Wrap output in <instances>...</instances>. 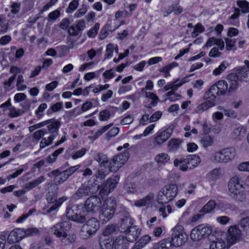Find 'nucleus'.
<instances>
[{"label":"nucleus","mask_w":249,"mask_h":249,"mask_svg":"<svg viewBox=\"0 0 249 249\" xmlns=\"http://www.w3.org/2000/svg\"><path fill=\"white\" fill-rule=\"evenodd\" d=\"M116 202L114 197L106 199L102 205L99 213V220L103 224L107 223L113 217L116 209Z\"/></svg>","instance_id":"obj_1"},{"label":"nucleus","mask_w":249,"mask_h":249,"mask_svg":"<svg viewBox=\"0 0 249 249\" xmlns=\"http://www.w3.org/2000/svg\"><path fill=\"white\" fill-rule=\"evenodd\" d=\"M178 187L175 184H170L163 187L158 193L157 201L160 204L168 203L177 196Z\"/></svg>","instance_id":"obj_2"},{"label":"nucleus","mask_w":249,"mask_h":249,"mask_svg":"<svg viewBox=\"0 0 249 249\" xmlns=\"http://www.w3.org/2000/svg\"><path fill=\"white\" fill-rule=\"evenodd\" d=\"M200 158L197 155H190L185 159H176L174 161L176 167L179 166V169L186 171L188 169H193L200 162Z\"/></svg>","instance_id":"obj_3"},{"label":"nucleus","mask_w":249,"mask_h":249,"mask_svg":"<svg viewBox=\"0 0 249 249\" xmlns=\"http://www.w3.org/2000/svg\"><path fill=\"white\" fill-rule=\"evenodd\" d=\"M88 214L83 207L73 206L67 212L69 219L78 223H84L88 217Z\"/></svg>","instance_id":"obj_4"},{"label":"nucleus","mask_w":249,"mask_h":249,"mask_svg":"<svg viewBox=\"0 0 249 249\" xmlns=\"http://www.w3.org/2000/svg\"><path fill=\"white\" fill-rule=\"evenodd\" d=\"M235 155V150L232 148L223 149L214 154L213 160L219 163H227L233 160Z\"/></svg>","instance_id":"obj_5"},{"label":"nucleus","mask_w":249,"mask_h":249,"mask_svg":"<svg viewBox=\"0 0 249 249\" xmlns=\"http://www.w3.org/2000/svg\"><path fill=\"white\" fill-rule=\"evenodd\" d=\"M128 157L129 152L125 151L123 153L114 157L110 161L107 159V167L112 172H116L127 161Z\"/></svg>","instance_id":"obj_6"},{"label":"nucleus","mask_w":249,"mask_h":249,"mask_svg":"<svg viewBox=\"0 0 249 249\" xmlns=\"http://www.w3.org/2000/svg\"><path fill=\"white\" fill-rule=\"evenodd\" d=\"M95 160L100 164L96 177L97 178L103 179L110 171H111L107 167V157L106 155L98 154Z\"/></svg>","instance_id":"obj_7"},{"label":"nucleus","mask_w":249,"mask_h":249,"mask_svg":"<svg viewBox=\"0 0 249 249\" xmlns=\"http://www.w3.org/2000/svg\"><path fill=\"white\" fill-rule=\"evenodd\" d=\"M102 204V201L100 197L97 196H92L89 197L85 201L84 210L89 213H95L97 212Z\"/></svg>","instance_id":"obj_8"},{"label":"nucleus","mask_w":249,"mask_h":249,"mask_svg":"<svg viewBox=\"0 0 249 249\" xmlns=\"http://www.w3.org/2000/svg\"><path fill=\"white\" fill-rule=\"evenodd\" d=\"M71 227V223L68 221H66L56 224L51 228V230L56 237L66 238L67 236L66 231Z\"/></svg>","instance_id":"obj_9"},{"label":"nucleus","mask_w":249,"mask_h":249,"mask_svg":"<svg viewBox=\"0 0 249 249\" xmlns=\"http://www.w3.org/2000/svg\"><path fill=\"white\" fill-rule=\"evenodd\" d=\"M173 132V127H169L163 131L158 132L153 140V144L155 146L162 145L169 139Z\"/></svg>","instance_id":"obj_10"},{"label":"nucleus","mask_w":249,"mask_h":249,"mask_svg":"<svg viewBox=\"0 0 249 249\" xmlns=\"http://www.w3.org/2000/svg\"><path fill=\"white\" fill-rule=\"evenodd\" d=\"M99 228V224L97 220L92 217L88 220L86 224L83 226V231L86 232L89 236L94 234Z\"/></svg>","instance_id":"obj_11"},{"label":"nucleus","mask_w":249,"mask_h":249,"mask_svg":"<svg viewBox=\"0 0 249 249\" xmlns=\"http://www.w3.org/2000/svg\"><path fill=\"white\" fill-rule=\"evenodd\" d=\"M241 231L236 225L231 226L228 231L227 240L231 245L235 244L240 239Z\"/></svg>","instance_id":"obj_12"},{"label":"nucleus","mask_w":249,"mask_h":249,"mask_svg":"<svg viewBox=\"0 0 249 249\" xmlns=\"http://www.w3.org/2000/svg\"><path fill=\"white\" fill-rule=\"evenodd\" d=\"M240 181V178L237 175H234L230 178L228 183L229 195L242 190L243 186Z\"/></svg>","instance_id":"obj_13"},{"label":"nucleus","mask_w":249,"mask_h":249,"mask_svg":"<svg viewBox=\"0 0 249 249\" xmlns=\"http://www.w3.org/2000/svg\"><path fill=\"white\" fill-rule=\"evenodd\" d=\"M23 229H15L9 233L7 238V242L9 244H13L20 241L25 237Z\"/></svg>","instance_id":"obj_14"},{"label":"nucleus","mask_w":249,"mask_h":249,"mask_svg":"<svg viewBox=\"0 0 249 249\" xmlns=\"http://www.w3.org/2000/svg\"><path fill=\"white\" fill-rule=\"evenodd\" d=\"M188 239V235L185 232L172 234L170 243L172 246L178 247L183 245Z\"/></svg>","instance_id":"obj_15"},{"label":"nucleus","mask_w":249,"mask_h":249,"mask_svg":"<svg viewBox=\"0 0 249 249\" xmlns=\"http://www.w3.org/2000/svg\"><path fill=\"white\" fill-rule=\"evenodd\" d=\"M215 105V98L214 97H209L205 102L197 106L194 111L196 113L200 114L214 106Z\"/></svg>","instance_id":"obj_16"},{"label":"nucleus","mask_w":249,"mask_h":249,"mask_svg":"<svg viewBox=\"0 0 249 249\" xmlns=\"http://www.w3.org/2000/svg\"><path fill=\"white\" fill-rule=\"evenodd\" d=\"M125 233V238L128 242L135 241L141 232V230L137 226L134 225L128 229L124 231Z\"/></svg>","instance_id":"obj_17"},{"label":"nucleus","mask_w":249,"mask_h":249,"mask_svg":"<svg viewBox=\"0 0 249 249\" xmlns=\"http://www.w3.org/2000/svg\"><path fill=\"white\" fill-rule=\"evenodd\" d=\"M216 202L213 200H209L201 209L200 213L202 214H198L194 215L192 218V221H196L198 218H200L204 213H211L216 207Z\"/></svg>","instance_id":"obj_18"},{"label":"nucleus","mask_w":249,"mask_h":249,"mask_svg":"<svg viewBox=\"0 0 249 249\" xmlns=\"http://www.w3.org/2000/svg\"><path fill=\"white\" fill-rule=\"evenodd\" d=\"M112 242L114 249H126L128 244L127 239L123 235L113 237Z\"/></svg>","instance_id":"obj_19"},{"label":"nucleus","mask_w":249,"mask_h":249,"mask_svg":"<svg viewBox=\"0 0 249 249\" xmlns=\"http://www.w3.org/2000/svg\"><path fill=\"white\" fill-rule=\"evenodd\" d=\"M51 173L54 176L53 181L56 185L63 183L69 178L68 175L64 170L60 171V170L56 169L52 171Z\"/></svg>","instance_id":"obj_20"},{"label":"nucleus","mask_w":249,"mask_h":249,"mask_svg":"<svg viewBox=\"0 0 249 249\" xmlns=\"http://www.w3.org/2000/svg\"><path fill=\"white\" fill-rule=\"evenodd\" d=\"M85 28V22L84 20H79L71 25L69 29L68 32L70 35L76 36L79 32L83 30Z\"/></svg>","instance_id":"obj_21"},{"label":"nucleus","mask_w":249,"mask_h":249,"mask_svg":"<svg viewBox=\"0 0 249 249\" xmlns=\"http://www.w3.org/2000/svg\"><path fill=\"white\" fill-rule=\"evenodd\" d=\"M134 220L128 213H125L121 219L120 228L123 231L133 226Z\"/></svg>","instance_id":"obj_22"},{"label":"nucleus","mask_w":249,"mask_h":249,"mask_svg":"<svg viewBox=\"0 0 249 249\" xmlns=\"http://www.w3.org/2000/svg\"><path fill=\"white\" fill-rule=\"evenodd\" d=\"M154 198V194L152 193H149L142 198L136 200L134 202V205L138 207L148 206L152 203Z\"/></svg>","instance_id":"obj_23"},{"label":"nucleus","mask_w":249,"mask_h":249,"mask_svg":"<svg viewBox=\"0 0 249 249\" xmlns=\"http://www.w3.org/2000/svg\"><path fill=\"white\" fill-rule=\"evenodd\" d=\"M93 193L94 191L91 190L89 186L83 184L76 192L74 196L76 198L80 199Z\"/></svg>","instance_id":"obj_24"},{"label":"nucleus","mask_w":249,"mask_h":249,"mask_svg":"<svg viewBox=\"0 0 249 249\" xmlns=\"http://www.w3.org/2000/svg\"><path fill=\"white\" fill-rule=\"evenodd\" d=\"M227 82L229 88V92L233 91L238 86V76L236 74H231L228 76Z\"/></svg>","instance_id":"obj_25"},{"label":"nucleus","mask_w":249,"mask_h":249,"mask_svg":"<svg viewBox=\"0 0 249 249\" xmlns=\"http://www.w3.org/2000/svg\"><path fill=\"white\" fill-rule=\"evenodd\" d=\"M150 240L151 237L149 235H144L136 242L131 249H142Z\"/></svg>","instance_id":"obj_26"},{"label":"nucleus","mask_w":249,"mask_h":249,"mask_svg":"<svg viewBox=\"0 0 249 249\" xmlns=\"http://www.w3.org/2000/svg\"><path fill=\"white\" fill-rule=\"evenodd\" d=\"M142 92L145 94V97L146 98L152 100V102L146 107L148 108H152L157 105L159 101V97L153 92H147L145 90L144 88L142 89Z\"/></svg>","instance_id":"obj_27"},{"label":"nucleus","mask_w":249,"mask_h":249,"mask_svg":"<svg viewBox=\"0 0 249 249\" xmlns=\"http://www.w3.org/2000/svg\"><path fill=\"white\" fill-rule=\"evenodd\" d=\"M45 180L44 176H40L37 178L33 180L24 184L23 189L26 191L31 190L37 187L39 184L43 182Z\"/></svg>","instance_id":"obj_28"},{"label":"nucleus","mask_w":249,"mask_h":249,"mask_svg":"<svg viewBox=\"0 0 249 249\" xmlns=\"http://www.w3.org/2000/svg\"><path fill=\"white\" fill-rule=\"evenodd\" d=\"M182 141L179 139L172 138L168 143V148L171 151H177L180 147Z\"/></svg>","instance_id":"obj_29"},{"label":"nucleus","mask_w":249,"mask_h":249,"mask_svg":"<svg viewBox=\"0 0 249 249\" xmlns=\"http://www.w3.org/2000/svg\"><path fill=\"white\" fill-rule=\"evenodd\" d=\"M119 233V230L114 225H109L104 230L103 234L105 236H114Z\"/></svg>","instance_id":"obj_30"},{"label":"nucleus","mask_w":249,"mask_h":249,"mask_svg":"<svg viewBox=\"0 0 249 249\" xmlns=\"http://www.w3.org/2000/svg\"><path fill=\"white\" fill-rule=\"evenodd\" d=\"M229 196L237 202H245L246 201V194L242 190L231 194Z\"/></svg>","instance_id":"obj_31"},{"label":"nucleus","mask_w":249,"mask_h":249,"mask_svg":"<svg viewBox=\"0 0 249 249\" xmlns=\"http://www.w3.org/2000/svg\"><path fill=\"white\" fill-rule=\"evenodd\" d=\"M226 246V243L221 238H217L210 244V249H225Z\"/></svg>","instance_id":"obj_32"},{"label":"nucleus","mask_w":249,"mask_h":249,"mask_svg":"<svg viewBox=\"0 0 249 249\" xmlns=\"http://www.w3.org/2000/svg\"><path fill=\"white\" fill-rule=\"evenodd\" d=\"M190 237L194 241H199L204 238L198 226L192 230Z\"/></svg>","instance_id":"obj_33"},{"label":"nucleus","mask_w":249,"mask_h":249,"mask_svg":"<svg viewBox=\"0 0 249 249\" xmlns=\"http://www.w3.org/2000/svg\"><path fill=\"white\" fill-rule=\"evenodd\" d=\"M245 128L244 127L239 126L233 130L232 135L235 139L240 140L241 138L245 136Z\"/></svg>","instance_id":"obj_34"},{"label":"nucleus","mask_w":249,"mask_h":249,"mask_svg":"<svg viewBox=\"0 0 249 249\" xmlns=\"http://www.w3.org/2000/svg\"><path fill=\"white\" fill-rule=\"evenodd\" d=\"M198 226L199 227L204 238L210 235L212 232L213 229L210 225L207 224H201Z\"/></svg>","instance_id":"obj_35"},{"label":"nucleus","mask_w":249,"mask_h":249,"mask_svg":"<svg viewBox=\"0 0 249 249\" xmlns=\"http://www.w3.org/2000/svg\"><path fill=\"white\" fill-rule=\"evenodd\" d=\"M220 94H224L226 92H229V88L227 82L225 81H219L216 83Z\"/></svg>","instance_id":"obj_36"},{"label":"nucleus","mask_w":249,"mask_h":249,"mask_svg":"<svg viewBox=\"0 0 249 249\" xmlns=\"http://www.w3.org/2000/svg\"><path fill=\"white\" fill-rule=\"evenodd\" d=\"M200 142L203 147L207 148L213 144V138L210 136H205L201 139Z\"/></svg>","instance_id":"obj_37"},{"label":"nucleus","mask_w":249,"mask_h":249,"mask_svg":"<svg viewBox=\"0 0 249 249\" xmlns=\"http://www.w3.org/2000/svg\"><path fill=\"white\" fill-rule=\"evenodd\" d=\"M228 66L229 63L227 62L223 61L218 67L213 70V74L214 75L217 76L223 72Z\"/></svg>","instance_id":"obj_38"},{"label":"nucleus","mask_w":249,"mask_h":249,"mask_svg":"<svg viewBox=\"0 0 249 249\" xmlns=\"http://www.w3.org/2000/svg\"><path fill=\"white\" fill-rule=\"evenodd\" d=\"M9 116L11 118H16L22 115L24 113L23 109H17L14 107H10L9 108Z\"/></svg>","instance_id":"obj_39"},{"label":"nucleus","mask_w":249,"mask_h":249,"mask_svg":"<svg viewBox=\"0 0 249 249\" xmlns=\"http://www.w3.org/2000/svg\"><path fill=\"white\" fill-rule=\"evenodd\" d=\"M155 160L159 163L164 164L169 160L170 157L166 153H160L156 156Z\"/></svg>","instance_id":"obj_40"},{"label":"nucleus","mask_w":249,"mask_h":249,"mask_svg":"<svg viewBox=\"0 0 249 249\" xmlns=\"http://www.w3.org/2000/svg\"><path fill=\"white\" fill-rule=\"evenodd\" d=\"M171 246L169 241L163 240L155 246L154 249H170Z\"/></svg>","instance_id":"obj_41"},{"label":"nucleus","mask_w":249,"mask_h":249,"mask_svg":"<svg viewBox=\"0 0 249 249\" xmlns=\"http://www.w3.org/2000/svg\"><path fill=\"white\" fill-rule=\"evenodd\" d=\"M159 212L160 213V215L162 216L163 218H166L168 214L171 213L172 212V209L170 205H167V206H162L159 209Z\"/></svg>","instance_id":"obj_42"},{"label":"nucleus","mask_w":249,"mask_h":249,"mask_svg":"<svg viewBox=\"0 0 249 249\" xmlns=\"http://www.w3.org/2000/svg\"><path fill=\"white\" fill-rule=\"evenodd\" d=\"M107 183L108 184V187H110L111 192L116 187L119 180V177L117 176L109 178L107 180Z\"/></svg>","instance_id":"obj_43"},{"label":"nucleus","mask_w":249,"mask_h":249,"mask_svg":"<svg viewBox=\"0 0 249 249\" xmlns=\"http://www.w3.org/2000/svg\"><path fill=\"white\" fill-rule=\"evenodd\" d=\"M100 244L102 249H113L114 248L112 241L109 239L101 241Z\"/></svg>","instance_id":"obj_44"},{"label":"nucleus","mask_w":249,"mask_h":249,"mask_svg":"<svg viewBox=\"0 0 249 249\" xmlns=\"http://www.w3.org/2000/svg\"><path fill=\"white\" fill-rule=\"evenodd\" d=\"M237 5L241 9L242 12L247 13L249 12V3L246 0H238Z\"/></svg>","instance_id":"obj_45"},{"label":"nucleus","mask_w":249,"mask_h":249,"mask_svg":"<svg viewBox=\"0 0 249 249\" xmlns=\"http://www.w3.org/2000/svg\"><path fill=\"white\" fill-rule=\"evenodd\" d=\"M60 125V124L58 121H53L48 125V130L50 133H55L56 134H57V131Z\"/></svg>","instance_id":"obj_46"},{"label":"nucleus","mask_w":249,"mask_h":249,"mask_svg":"<svg viewBox=\"0 0 249 249\" xmlns=\"http://www.w3.org/2000/svg\"><path fill=\"white\" fill-rule=\"evenodd\" d=\"M218 109L223 111L225 116L232 118H234L237 116V113L232 109H226L222 107H218Z\"/></svg>","instance_id":"obj_47"},{"label":"nucleus","mask_w":249,"mask_h":249,"mask_svg":"<svg viewBox=\"0 0 249 249\" xmlns=\"http://www.w3.org/2000/svg\"><path fill=\"white\" fill-rule=\"evenodd\" d=\"M186 82L185 79H182L181 80L179 79H177L172 83L170 84L171 90L173 91H175L181 87L183 84Z\"/></svg>","instance_id":"obj_48"},{"label":"nucleus","mask_w":249,"mask_h":249,"mask_svg":"<svg viewBox=\"0 0 249 249\" xmlns=\"http://www.w3.org/2000/svg\"><path fill=\"white\" fill-rule=\"evenodd\" d=\"M67 199V197L66 196H62V197L60 198L58 200H57L55 202V203L51 207H50L48 210V212L50 213L53 210L57 209L58 207H59L63 202L66 201Z\"/></svg>","instance_id":"obj_49"},{"label":"nucleus","mask_w":249,"mask_h":249,"mask_svg":"<svg viewBox=\"0 0 249 249\" xmlns=\"http://www.w3.org/2000/svg\"><path fill=\"white\" fill-rule=\"evenodd\" d=\"M112 125V124H109L102 127L100 129L98 130L94 134V139H96L101 135H102L105 132L108 130Z\"/></svg>","instance_id":"obj_50"},{"label":"nucleus","mask_w":249,"mask_h":249,"mask_svg":"<svg viewBox=\"0 0 249 249\" xmlns=\"http://www.w3.org/2000/svg\"><path fill=\"white\" fill-rule=\"evenodd\" d=\"M36 211V210L35 209H32L30 210L27 213L22 214L21 216L19 217L16 220L17 223H22L25 219H26L33 213L35 212Z\"/></svg>","instance_id":"obj_51"},{"label":"nucleus","mask_w":249,"mask_h":249,"mask_svg":"<svg viewBox=\"0 0 249 249\" xmlns=\"http://www.w3.org/2000/svg\"><path fill=\"white\" fill-rule=\"evenodd\" d=\"M237 169L240 172L249 173V161L239 163L237 166Z\"/></svg>","instance_id":"obj_52"},{"label":"nucleus","mask_w":249,"mask_h":249,"mask_svg":"<svg viewBox=\"0 0 249 249\" xmlns=\"http://www.w3.org/2000/svg\"><path fill=\"white\" fill-rule=\"evenodd\" d=\"M99 119L101 121H107L110 117V113L109 110H104L101 111L99 114Z\"/></svg>","instance_id":"obj_53"},{"label":"nucleus","mask_w":249,"mask_h":249,"mask_svg":"<svg viewBox=\"0 0 249 249\" xmlns=\"http://www.w3.org/2000/svg\"><path fill=\"white\" fill-rule=\"evenodd\" d=\"M115 48L114 44H109L107 45L106 48V57L105 59L109 58L113 56V53Z\"/></svg>","instance_id":"obj_54"},{"label":"nucleus","mask_w":249,"mask_h":249,"mask_svg":"<svg viewBox=\"0 0 249 249\" xmlns=\"http://www.w3.org/2000/svg\"><path fill=\"white\" fill-rule=\"evenodd\" d=\"M100 27V24L96 23L94 24V26L88 32V35L89 37L93 38L97 35V31H98Z\"/></svg>","instance_id":"obj_55"},{"label":"nucleus","mask_w":249,"mask_h":249,"mask_svg":"<svg viewBox=\"0 0 249 249\" xmlns=\"http://www.w3.org/2000/svg\"><path fill=\"white\" fill-rule=\"evenodd\" d=\"M47 105L46 103H42L39 105L36 111V114L38 118L42 116V112L47 108Z\"/></svg>","instance_id":"obj_56"},{"label":"nucleus","mask_w":249,"mask_h":249,"mask_svg":"<svg viewBox=\"0 0 249 249\" xmlns=\"http://www.w3.org/2000/svg\"><path fill=\"white\" fill-rule=\"evenodd\" d=\"M87 151V149L83 147L73 154L71 155V157L73 160H76L78 158H81L85 154Z\"/></svg>","instance_id":"obj_57"},{"label":"nucleus","mask_w":249,"mask_h":249,"mask_svg":"<svg viewBox=\"0 0 249 249\" xmlns=\"http://www.w3.org/2000/svg\"><path fill=\"white\" fill-rule=\"evenodd\" d=\"M110 187H108V184L107 180L101 186L100 193L104 195H107L111 192Z\"/></svg>","instance_id":"obj_58"},{"label":"nucleus","mask_w":249,"mask_h":249,"mask_svg":"<svg viewBox=\"0 0 249 249\" xmlns=\"http://www.w3.org/2000/svg\"><path fill=\"white\" fill-rule=\"evenodd\" d=\"M92 106L93 105L91 102H86L83 104L81 109L78 111L77 114H80L82 112L87 111L88 110L92 108Z\"/></svg>","instance_id":"obj_59"},{"label":"nucleus","mask_w":249,"mask_h":249,"mask_svg":"<svg viewBox=\"0 0 249 249\" xmlns=\"http://www.w3.org/2000/svg\"><path fill=\"white\" fill-rule=\"evenodd\" d=\"M78 5V1L77 0H73L69 4L67 12L68 13H72L74 10H76Z\"/></svg>","instance_id":"obj_60"},{"label":"nucleus","mask_w":249,"mask_h":249,"mask_svg":"<svg viewBox=\"0 0 249 249\" xmlns=\"http://www.w3.org/2000/svg\"><path fill=\"white\" fill-rule=\"evenodd\" d=\"M225 40L226 42V49L228 51H230L234 48L235 43V40L226 38Z\"/></svg>","instance_id":"obj_61"},{"label":"nucleus","mask_w":249,"mask_h":249,"mask_svg":"<svg viewBox=\"0 0 249 249\" xmlns=\"http://www.w3.org/2000/svg\"><path fill=\"white\" fill-rule=\"evenodd\" d=\"M210 176L213 179H217L221 176V169L220 168H215L213 169L210 173Z\"/></svg>","instance_id":"obj_62"},{"label":"nucleus","mask_w":249,"mask_h":249,"mask_svg":"<svg viewBox=\"0 0 249 249\" xmlns=\"http://www.w3.org/2000/svg\"><path fill=\"white\" fill-rule=\"evenodd\" d=\"M87 11V8L86 5H83L82 7L80 8L75 14L74 17L79 18L82 17L85 14Z\"/></svg>","instance_id":"obj_63"},{"label":"nucleus","mask_w":249,"mask_h":249,"mask_svg":"<svg viewBox=\"0 0 249 249\" xmlns=\"http://www.w3.org/2000/svg\"><path fill=\"white\" fill-rule=\"evenodd\" d=\"M46 133L45 129L38 130L33 134V137L35 139L38 141Z\"/></svg>","instance_id":"obj_64"}]
</instances>
